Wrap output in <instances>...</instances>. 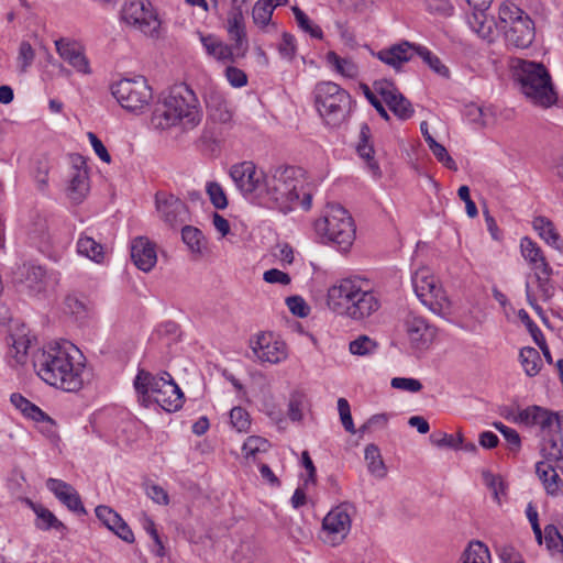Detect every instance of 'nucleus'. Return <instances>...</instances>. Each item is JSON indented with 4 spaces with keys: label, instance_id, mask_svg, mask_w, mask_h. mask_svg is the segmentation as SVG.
Listing matches in <instances>:
<instances>
[{
    "label": "nucleus",
    "instance_id": "nucleus-1",
    "mask_svg": "<svg viewBox=\"0 0 563 563\" xmlns=\"http://www.w3.org/2000/svg\"><path fill=\"white\" fill-rule=\"evenodd\" d=\"M78 349L68 341L49 344L33 361L38 377L46 384L67 393L84 386L85 365L76 361Z\"/></svg>",
    "mask_w": 563,
    "mask_h": 563
},
{
    "label": "nucleus",
    "instance_id": "nucleus-2",
    "mask_svg": "<svg viewBox=\"0 0 563 563\" xmlns=\"http://www.w3.org/2000/svg\"><path fill=\"white\" fill-rule=\"evenodd\" d=\"M327 305L339 316L363 321L380 309L382 297L368 279L351 276L339 279L329 287Z\"/></svg>",
    "mask_w": 563,
    "mask_h": 563
},
{
    "label": "nucleus",
    "instance_id": "nucleus-3",
    "mask_svg": "<svg viewBox=\"0 0 563 563\" xmlns=\"http://www.w3.org/2000/svg\"><path fill=\"white\" fill-rule=\"evenodd\" d=\"M260 205L278 209L286 213L297 206L305 210L311 207V195L303 191L300 169L292 166H278L271 169L263 183Z\"/></svg>",
    "mask_w": 563,
    "mask_h": 563
},
{
    "label": "nucleus",
    "instance_id": "nucleus-4",
    "mask_svg": "<svg viewBox=\"0 0 563 563\" xmlns=\"http://www.w3.org/2000/svg\"><path fill=\"white\" fill-rule=\"evenodd\" d=\"M511 67L522 93L534 104L547 108L556 101L550 74L543 64L518 58L512 60Z\"/></svg>",
    "mask_w": 563,
    "mask_h": 563
},
{
    "label": "nucleus",
    "instance_id": "nucleus-5",
    "mask_svg": "<svg viewBox=\"0 0 563 563\" xmlns=\"http://www.w3.org/2000/svg\"><path fill=\"white\" fill-rule=\"evenodd\" d=\"M134 387L142 395L143 400L146 398L153 400L167 412L177 411L183 407L184 394L167 372L153 375L145 369H140L134 379Z\"/></svg>",
    "mask_w": 563,
    "mask_h": 563
},
{
    "label": "nucleus",
    "instance_id": "nucleus-6",
    "mask_svg": "<svg viewBox=\"0 0 563 563\" xmlns=\"http://www.w3.org/2000/svg\"><path fill=\"white\" fill-rule=\"evenodd\" d=\"M314 106L325 123L339 126L349 117L352 109V97L333 81H320L313 89Z\"/></svg>",
    "mask_w": 563,
    "mask_h": 563
},
{
    "label": "nucleus",
    "instance_id": "nucleus-7",
    "mask_svg": "<svg viewBox=\"0 0 563 563\" xmlns=\"http://www.w3.org/2000/svg\"><path fill=\"white\" fill-rule=\"evenodd\" d=\"M314 228L318 234L338 244L346 251L355 240V224L349 212L340 205H328L324 216L317 220Z\"/></svg>",
    "mask_w": 563,
    "mask_h": 563
},
{
    "label": "nucleus",
    "instance_id": "nucleus-8",
    "mask_svg": "<svg viewBox=\"0 0 563 563\" xmlns=\"http://www.w3.org/2000/svg\"><path fill=\"white\" fill-rule=\"evenodd\" d=\"M172 111L177 115L179 126L194 130L202 120V110L194 90L186 84L174 86L165 97Z\"/></svg>",
    "mask_w": 563,
    "mask_h": 563
},
{
    "label": "nucleus",
    "instance_id": "nucleus-9",
    "mask_svg": "<svg viewBox=\"0 0 563 563\" xmlns=\"http://www.w3.org/2000/svg\"><path fill=\"white\" fill-rule=\"evenodd\" d=\"M113 97L128 111L140 112L153 98L152 88L143 76L123 78L112 85Z\"/></svg>",
    "mask_w": 563,
    "mask_h": 563
},
{
    "label": "nucleus",
    "instance_id": "nucleus-10",
    "mask_svg": "<svg viewBox=\"0 0 563 563\" xmlns=\"http://www.w3.org/2000/svg\"><path fill=\"white\" fill-rule=\"evenodd\" d=\"M121 15L124 22L145 35H158L161 21L148 0H125Z\"/></svg>",
    "mask_w": 563,
    "mask_h": 563
},
{
    "label": "nucleus",
    "instance_id": "nucleus-11",
    "mask_svg": "<svg viewBox=\"0 0 563 563\" xmlns=\"http://www.w3.org/2000/svg\"><path fill=\"white\" fill-rule=\"evenodd\" d=\"M229 175L243 197L260 202L266 174L257 170L253 162L245 161L232 165Z\"/></svg>",
    "mask_w": 563,
    "mask_h": 563
},
{
    "label": "nucleus",
    "instance_id": "nucleus-12",
    "mask_svg": "<svg viewBox=\"0 0 563 563\" xmlns=\"http://www.w3.org/2000/svg\"><path fill=\"white\" fill-rule=\"evenodd\" d=\"M404 328L410 347L423 352L433 344L438 329L421 316L408 313L404 319Z\"/></svg>",
    "mask_w": 563,
    "mask_h": 563
},
{
    "label": "nucleus",
    "instance_id": "nucleus-13",
    "mask_svg": "<svg viewBox=\"0 0 563 563\" xmlns=\"http://www.w3.org/2000/svg\"><path fill=\"white\" fill-rule=\"evenodd\" d=\"M563 416L550 409L533 405L518 412L516 421L528 427H538L539 435L560 432Z\"/></svg>",
    "mask_w": 563,
    "mask_h": 563
},
{
    "label": "nucleus",
    "instance_id": "nucleus-14",
    "mask_svg": "<svg viewBox=\"0 0 563 563\" xmlns=\"http://www.w3.org/2000/svg\"><path fill=\"white\" fill-rule=\"evenodd\" d=\"M349 508L347 504H342L324 517L322 521L323 542L335 547L346 538L351 529Z\"/></svg>",
    "mask_w": 563,
    "mask_h": 563
},
{
    "label": "nucleus",
    "instance_id": "nucleus-15",
    "mask_svg": "<svg viewBox=\"0 0 563 563\" xmlns=\"http://www.w3.org/2000/svg\"><path fill=\"white\" fill-rule=\"evenodd\" d=\"M250 347L256 361L278 364L287 358L285 342L274 338L271 332H262L250 339Z\"/></svg>",
    "mask_w": 563,
    "mask_h": 563
},
{
    "label": "nucleus",
    "instance_id": "nucleus-16",
    "mask_svg": "<svg viewBox=\"0 0 563 563\" xmlns=\"http://www.w3.org/2000/svg\"><path fill=\"white\" fill-rule=\"evenodd\" d=\"M411 280L413 290L420 301L432 311H435V306H440V301L445 299L437 278L428 268L422 267L415 272Z\"/></svg>",
    "mask_w": 563,
    "mask_h": 563
},
{
    "label": "nucleus",
    "instance_id": "nucleus-17",
    "mask_svg": "<svg viewBox=\"0 0 563 563\" xmlns=\"http://www.w3.org/2000/svg\"><path fill=\"white\" fill-rule=\"evenodd\" d=\"M15 278L32 296L46 291L56 282L53 273L34 263H24L19 266L15 272Z\"/></svg>",
    "mask_w": 563,
    "mask_h": 563
},
{
    "label": "nucleus",
    "instance_id": "nucleus-18",
    "mask_svg": "<svg viewBox=\"0 0 563 563\" xmlns=\"http://www.w3.org/2000/svg\"><path fill=\"white\" fill-rule=\"evenodd\" d=\"M373 88L382 97L389 110L400 120H408L413 115L411 102L398 90L396 85L387 79L376 80Z\"/></svg>",
    "mask_w": 563,
    "mask_h": 563
},
{
    "label": "nucleus",
    "instance_id": "nucleus-19",
    "mask_svg": "<svg viewBox=\"0 0 563 563\" xmlns=\"http://www.w3.org/2000/svg\"><path fill=\"white\" fill-rule=\"evenodd\" d=\"M158 217L170 228L178 227L188 220V209L178 197L159 191L155 196Z\"/></svg>",
    "mask_w": 563,
    "mask_h": 563
},
{
    "label": "nucleus",
    "instance_id": "nucleus-20",
    "mask_svg": "<svg viewBox=\"0 0 563 563\" xmlns=\"http://www.w3.org/2000/svg\"><path fill=\"white\" fill-rule=\"evenodd\" d=\"M46 487L70 511L78 515L86 514V509L79 494L70 484L62 479L51 477L46 481Z\"/></svg>",
    "mask_w": 563,
    "mask_h": 563
},
{
    "label": "nucleus",
    "instance_id": "nucleus-21",
    "mask_svg": "<svg viewBox=\"0 0 563 563\" xmlns=\"http://www.w3.org/2000/svg\"><path fill=\"white\" fill-rule=\"evenodd\" d=\"M503 32L505 33L507 44L517 48L529 47L536 35L534 23L529 15L522 16V19H519V21Z\"/></svg>",
    "mask_w": 563,
    "mask_h": 563
},
{
    "label": "nucleus",
    "instance_id": "nucleus-22",
    "mask_svg": "<svg viewBox=\"0 0 563 563\" xmlns=\"http://www.w3.org/2000/svg\"><path fill=\"white\" fill-rule=\"evenodd\" d=\"M131 258L139 269L150 272L157 262L155 244L145 236L135 238L131 244Z\"/></svg>",
    "mask_w": 563,
    "mask_h": 563
},
{
    "label": "nucleus",
    "instance_id": "nucleus-23",
    "mask_svg": "<svg viewBox=\"0 0 563 563\" xmlns=\"http://www.w3.org/2000/svg\"><path fill=\"white\" fill-rule=\"evenodd\" d=\"M55 46L58 55L77 71L82 74H90L91 70L89 62L76 42H70L66 38H59L55 41Z\"/></svg>",
    "mask_w": 563,
    "mask_h": 563
},
{
    "label": "nucleus",
    "instance_id": "nucleus-24",
    "mask_svg": "<svg viewBox=\"0 0 563 563\" xmlns=\"http://www.w3.org/2000/svg\"><path fill=\"white\" fill-rule=\"evenodd\" d=\"M413 56H416L415 44H411L407 41L394 44L376 53V57L380 62L397 70L405 63L412 59Z\"/></svg>",
    "mask_w": 563,
    "mask_h": 563
},
{
    "label": "nucleus",
    "instance_id": "nucleus-25",
    "mask_svg": "<svg viewBox=\"0 0 563 563\" xmlns=\"http://www.w3.org/2000/svg\"><path fill=\"white\" fill-rule=\"evenodd\" d=\"M520 251L523 258L529 263L534 273L542 272L552 274L553 269L548 263L541 247L530 238L525 236L520 241Z\"/></svg>",
    "mask_w": 563,
    "mask_h": 563
},
{
    "label": "nucleus",
    "instance_id": "nucleus-26",
    "mask_svg": "<svg viewBox=\"0 0 563 563\" xmlns=\"http://www.w3.org/2000/svg\"><path fill=\"white\" fill-rule=\"evenodd\" d=\"M205 101L209 118L219 123H229L232 120V112L223 95L214 89L205 93Z\"/></svg>",
    "mask_w": 563,
    "mask_h": 563
},
{
    "label": "nucleus",
    "instance_id": "nucleus-27",
    "mask_svg": "<svg viewBox=\"0 0 563 563\" xmlns=\"http://www.w3.org/2000/svg\"><path fill=\"white\" fill-rule=\"evenodd\" d=\"M199 40L208 56L221 63L234 62L233 48L218 36L199 33Z\"/></svg>",
    "mask_w": 563,
    "mask_h": 563
},
{
    "label": "nucleus",
    "instance_id": "nucleus-28",
    "mask_svg": "<svg viewBox=\"0 0 563 563\" xmlns=\"http://www.w3.org/2000/svg\"><path fill=\"white\" fill-rule=\"evenodd\" d=\"M227 31L230 40L233 42L230 46L233 48L234 56L244 57L249 51V40L244 19H228Z\"/></svg>",
    "mask_w": 563,
    "mask_h": 563
},
{
    "label": "nucleus",
    "instance_id": "nucleus-29",
    "mask_svg": "<svg viewBox=\"0 0 563 563\" xmlns=\"http://www.w3.org/2000/svg\"><path fill=\"white\" fill-rule=\"evenodd\" d=\"M372 132L371 128L367 123H362L360 128L358 142L356 145V151L358 155L365 159L368 164V167L372 169L374 175L379 174V166L377 162L374 159V147L371 143Z\"/></svg>",
    "mask_w": 563,
    "mask_h": 563
},
{
    "label": "nucleus",
    "instance_id": "nucleus-30",
    "mask_svg": "<svg viewBox=\"0 0 563 563\" xmlns=\"http://www.w3.org/2000/svg\"><path fill=\"white\" fill-rule=\"evenodd\" d=\"M177 115L172 111L167 100L164 98L161 102L156 103L152 115L151 125L158 131H165L173 126L179 125Z\"/></svg>",
    "mask_w": 563,
    "mask_h": 563
},
{
    "label": "nucleus",
    "instance_id": "nucleus-31",
    "mask_svg": "<svg viewBox=\"0 0 563 563\" xmlns=\"http://www.w3.org/2000/svg\"><path fill=\"white\" fill-rule=\"evenodd\" d=\"M536 473L549 495L558 496L561 494L563 482L552 464L544 461L538 462L536 464Z\"/></svg>",
    "mask_w": 563,
    "mask_h": 563
},
{
    "label": "nucleus",
    "instance_id": "nucleus-32",
    "mask_svg": "<svg viewBox=\"0 0 563 563\" xmlns=\"http://www.w3.org/2000/svg\"><path fill=\"white\" fill-rule=\"evenodd\" d=\"M559 433L560 432H552V434L541 435L540 452L548 462L563 461V439Z\"/></svg>",
    "mask_w": 563,
    "mask_h": 563
},
{
    "label": "nucleus",
    "instance_id": "nucleus-33",
    "mask_svg": "<svg viewBox=\"0 0 563 563\" xmlns=\"http://www.w3.org/2000/svg\"><path fill=\"white\" fill-rule=\"evenodd\" d=\"M533 228L539 235L552 247L561 251L563 249V239L555 231L553 223L543 217H538L533 221Z\"/></svg>",
    "mask_w": 563,
    "mask_h": 563
},
{
    "label": "nucleus",
    "instance_id": "nucleus-34",
    "mask_svg": "<svg viewBox=\"0 0 563 563\" xmlns=\"http://www.w3.org/2000/svg\"><path fill=\"white\" fill-rule=\"evenodd\" d=\"M89 190L86 169L74 168L70 176L68 194L71 200L80 202Z\"/></svg>",
    "mask_w": 563,
    "mask_h": 563
},
{
    "label": "nucleus",
    "instance_id": "nucleus-35",
    "mask_svg": "<svg viewBox=\"0 0 563 563\" xmlns=\"http://www.w3.org/2000/svg\"><path fill=\"white\" fill-rule=\"evenodd\" d=\"M472 13L467 16V23L471 29L482 38H488L493 32V20L486 15V10L472 8Z\"/></svg>",
    "mask_w": 563,
    "mask_h": 563
},
{
    "label": "nucleus",
    "instance_id": "nucleus-36",
    "mask_svg": "<svg viewBox=\"0 0 563 563\" xmlns=\"http://www.w3.org/2000/svg\"><path fill=\"white\" fill-rule=\"evenodd\" d=\"M364 453L368 472L377 478H384L387 474V467L382 459L378 446L371 443L366 445Z\"/></svg>",
    "mask_w": 563,
    "mask_h": 563
},
{
    "label": "nucleus",
    "instance_id": "nucleus-37",
    "mask_svg": "<svg viewBox=\"0 0 563 563\" xmlns=\"http://www.w3.org/2000/svg\"><path fill=\"white\" fill-rule=\"evenodd\" d=\"M519 361L525 373L529 377H533L539 374L542 366V360L540 353L534 347H522L519 352Z\"/></svg>",
    "mask_w": 563,
    "mask_h": 563
},
{
    "label": "nucleus",
    "instance_id": "nucleus-38",
    "mask_svg": "<svg viewBox=\"0 0 563 563\" xmlns=\"http://www.w3.org/2000/svg\"><path fill=\"white\" fill-rule=\"evenodd\" d=\"M77 251L80 255L96 263H101L104 257L103 246L92 238L84 234L78 239Z\"/></svg>",
    "mask_w": 563,
    "mask_h": 563
},
{
    "label": "nucleus",
    "instance_id": "nucleus-39",
    "mask_svg": "<svg viewBox=\"0 0 563 563\" xmlns=\"http://www.w3.org/2000/svg\"><path fill=\"white\" fill-rule=\"evenodd\" d=\"M520 8H518L515 3L506 2L499 7L498 11V22H496V27L504 31L508 26L515 24V22L522 19V16H527Z\"/></svg>",
    "mask_w": 563,
    "mask_h": 563
},
{
    "label": "nucleus",
    "instance_id": "nucleus-40",
    "mask_svg": "<svg viewBox=\"0 0 563 563\" xmlns=\"http://www.w3.org/2000/svg\"><path fill=\"white\" fill-rule=\"evenodd\" d=\"M459 563H490L489 550L479 541L471 542Z\"/></svg>",
    "mask_w": 563,
    "mask_h": 563
},
{
    "label": "nucleus",
    "instance_id": "nucleus-41",
    "mask_svg": "<svg viewBox=\"0 0 563 563\" xmlns=\"http://www.w3.org/2000/svg\"><path fill=\"white\" fill-rule=\"evenodd\" d=\"M327 60L344 77L355 78L358 75V67L351 58L341 57L335 52H329Z\"/></svg>",
    "mask_w": 563,
    "mask_h": 563
},
{
    "label": "nucleus",
    "instance_id": "nucleus-42",
    "mask_svg": "<svg viewBox=\"0 0 563 563\" xmlns=\"http://www.w3.org/2000/svg\"><path fill=\"white\" fill-rule=\"evenodd\" d=\"M291 11L295 15L296 22L298 26L306 33H308L311 37L317 40L323 38V32L321 27L317 24H313L309 16L297 5L291 8Z\"/></svg>",
    "mask_w": 563,
    "mask_h": 563
},
{
    "label": "nucleus",
    "instance_id": "nucleus-43",
    "mask_svg": "<svg viewBox=\"0 0 563 563\" xmlns=\"http://www.w3.org/2000/svg\"><path fill=\"white\" fill-rule=\"evenodd\" d=\"M429 439L430 442L438 448H449L452 450H459L463 443V434L461 432L453 435L443 431H433Z\"/></svg>",
    "mask_w": 563,
    "mask_h": 563
},
{
    "label": "nucleus",
    "instance_id": "nucleus-44",
    "mask_svg": "<svg viewBox=\"0 0 563 563\" xmlns=\"http://www.w3.org/2000/svg\"><path fill=\"white\" fill-rule=\"evenodd\" d=\"M181 238L185 244L194 253H201V250L205 245V238L202 232L191 225H185L181 229Z\"/></svg>",
    "mask_w": 563,
    "mask_h": 563
},
{
    "label": "nucleus",
    "instance_id": "nucleus-45",
    "mask_svg": "<svg viewBox=\"0 0 563 563\" xmlns=\"http://www.w3.org/2000/svg\"><path fill=\"white\" fill-rule=\"evenodd\" d=\"M33 509L37 516V520H36V527L42 529V530H48V529H62L64 528V525L55 517V515L42 507V506H38V507H35L33 504Z\"/></svg>",
    "mask_w": 563,
    "mask_h": 563
},
{
    "label": "nucleus",
    "instance_id": "nucleus-46",
    "mask_svg": "<svg viewBox=\"0 0 563 563\" xmlns=\"http://www.w3.org/2000/svg\"><path fill=\"white\" fill-rule=\"evenodd\" d=\"M274 12V5L268 4L265 0H257L252 10L253 22L260 27L268 25Z\"/></svg>",
    "mask_w": 563,
    "mask_h": 563
},
{
    "label": "nucleus",
    "instance_id": "nucleus-47",
    "mask_svg": "<svg viewBox=\"0 0 563 563\" xmlns=\"http://www.w3.org/2000/svg\"><path fill=\"white\" fill-rule=\"evenodd\" d=\"M416 55L429 65V67L441 76H448L449 69L441 63L438 56L430 52L427 47L415 45Z\"/></svg>",
    "mask_w": 563,
    "mask_h": 563
},
{
    "label": "nucleus",
    "instance_id": "nucleus-48",
    "mask_svg": "<svg viewBox=\"0 0 563 563\" xmlns=\"http://www.w3.org/2000/svg\"><path fill=\"white\" fill-rule=\"evenodd\" d=\"M269 446L271 444L265 438L252 435L249 437L244 442L242 451L246 459H255L257 453L266 452Z\"/></svg>",
    "mask_w": 563,
    "mask_h": 563
},
{
    "label": "nucleus",
    "instance_id": "nucleus-49",
    "mask_svg": "<svg viewBox=\"0 0 563 563\" xmlns=\"http://www.w3.org/2000/svg\"><path fill=\"white\" fill-rule=\"evenodd\" d=\"M35 59V51L27 41H22L19 46L16 63L21 73H26Z\"/></svg>",
    "mask_w": 563,
    "mask_h": 563
},
{
    "label": "nucleus",
    "instance_id": "nucleus-50",
    "mask_svg": "<svg viewBox=\"0 0 563 563\" xmlns=\"http://www.w3.org/2000/svg\"><path fill=\"white\" fill-rule=\"evenodd\" d=\"M206 191L211 203L216 209H225L228 207V198L222 186L217 181H210L206 186Z\"/></svg>",
    "mask_w": 563,
    "mask_h": 563
},
{
    "label": "nucleus",
    "instance_id": "nucleus-51",
    "mask_svg": "<svg viewBox=\"0 0 563 563\" xmlns=\"http://www.w3.org/2000/svg\"><path fill=\"white\" fill-rule=\"evenodd\" d=\"M377 347L375 341L367 335H361L350 343V352L354 355H367L373 353Z\"/></svg>",
    "mask_w": 563,
    "mask_h": 563
},
{
    "label": "nucleus",
    "instance_id": "nucleus-52",
    "mask_svg": "<svg viewBox=\"0 0 563 563\" xmlns=\"http://www.w3.org/2000/svg\"><path fill=\"white\" fill-rule=\"evenodd\" d=\"M230 420L239 432H245L251 426L250 415L242 407H234L230 411Z\"/></svg>",
    "mask_w": 563,
    "mask_h": 563
},
{
    "label": "nucleus",
    "instance_id": "nucleus-53",
    "mask_svg": "<svg viewBox=\"0 0 563 563\" xmlns=\"http://www.w3.org/2000/svg\"><path fill=\"white\" fill-rule=\"evenodd\" d=\"M544 540L549 550L563 553V536L554 525L545 526Z\"/></svg>",
    "mask_w": 563,
    "mask_h": 563
},
{
    "label": "nucleus",
    "instance_id": "nucleus-54",
    "mask_svg": "<svg viewBox=\"0 0 563 563\" xmlns=\"http://www.w3.org/2000/svg\"><path fill=\"white\" fill-rule=\"evenodd\" d=\"M551 275L542 272L534 273L538 290L542 300H549L554 295V286L551 283Z\"/></svg>",
    "mask_w": 563,
    "mask_h": 563
},
{
    "label": "nucleus",
    "instance_id": "nucleus-55",
    "mask_svg": "<svg viewBox=\"0 0 563 563\" xmlns=\"http://www.w3.org/2000/svg\"><path fill=\"white\" fill-rule=\"evenodd\" d=\"M494 426L508 442L510 451L517 453L521 446L519 433L515 429L507 427L501 422H495Z\"/></svg>",
    "mask_w": 563,
    "mask_h": 563
},
{
    "label": "nucleus",
    "instance_id": "nucleus-56",
    "mask_svg": "<svg viewBox=\"0 0 563 563\" xmlns=\"http://www.w3.org/2000/svg\"><path fill=\"white\" fill-rule=\"evenodd\" d=\"M338 410L340 415V420L345 431L352 434L356 433V429L354 427V422L351 415L350 404L345 398L338 399Z\"/></svg>",
    "mask_w": 563,
    "mask_h": 563
},
{
    "label": "nucleus",
    "instance_id": "nucleus-57",
    "mask_svg": "<svg viewBox=\"0 0 563 563\" xmlns=\"http://www.w3.org/2000/svg\"><path fill=\"white\" fill-rule=\"evenodd\" d=\"M96 516L109 530H112L121 519L117 511L103 505L96 508Z\"/></svg>",
    "mask_w": 563,
    "mask_h": 563
},
{
    "label": "nucleus",
    "instance_id": "nucleus-58",
    "mask_svg": "<svg viewBox=\"0 0 563 563\" xmlns=\"http://www.w3.org/2000/svg\"><path fill=\"white\" fill-rule=\"evenodd\" d=\"M433 144L429 147L432 154L435 156V158L442 163L446 168L451 170H456L457 165L455 161L451 157V155L448 153L446 148L438 143L432 142Z\"/></svg>",
    "mask_w": 563,
    "mask_h": 563
},
{
    "label": "nucleus",
    "instance_id": "nucleus-59",
    "mask_svg": "<svg viewBox=\"0 0 563 563\" xmlns=\"http://www.w3.org/2000/svg\"><path fill=\"white\" fill-rule=\"evenodd\" d=\"M296 38L289 33H284L278 45V52L283 58L292 59L296 54Z\"/></svg>",
    "mask_w": 563,
    "mask_h": 563
},
{
    "label": "nucleus",
    "instance_id": "nucleus-60",
    "mask_svg": "<svg viewBox=\"0 0 563 563\" xmlns=\"http://www.w3.org/2000/svg\"><path fill=\"white\" fill-rule=\"evenodd\" d=\"M393 388L410 393H418L422 389V384L416 378L394 377L390 382Z\"/></svg>",
    "mask_w": 563,
    "mask_h": 563
},
{
    "label": "nucleus",
    "instance_id": "nucleus-61",
    "mask_svg": "<svg viewBox=\"0 0 563 563\" xmlns=\"http://www.w3.org/2000/svg\"><path fill=\"white\" fill-rule=\"evenodd\" d=\"M225 78L234 88H241L247 85V75L235 66L227 67Z\"/></svg>",
    "mask_w": 563,
    "mask_h": 563
},
{
    "label": "nucleus",
    "instance_id": "nucleus-62",
    "mask_svg": "<svg viewBox=\"0 0 563 563\" xmlns=\"http://www.w3.org/2000/svg\"><path fill=\"white\" fill-rule=\"evenodd\" d=\"M519 319L526 324L528 331L530 332L533 341L537 343H543L544 335L540 328L532 321L529 317L528 312L523 309H520L518 312Z\"/></svg>",
    "mask_w": 563,
    "mask_h": 563
},
{
    "label": "nucleus",
    "instance_id": "nucleus-63",
    "mask_svg": "<svg viewBox=\"0 0 563 563\" xmlns=\"http://www.w3.org/2000/svg\"><path fill=\"white\" fill-rule=\"evenodd\" d=\"M287 307L290 312L297 317L305 318L309 314V307L306 301L299 296H292L286 300Z\"/></svg>",
    "mask_w": 563,
    "mask_h": 563
},
{
    "label": "nucleus",
    "instance_id": "nucleus-64",
    "mask_svg": "<svg viewBox=\"0 0 563 563\" xmlns=\"http://www.w3.org/2000/svg\"><path fill=\"white\" fill-rule=\"evenodd\" d=\"M66 310L75 316L81 317L86 313V302L76 295H68L65 298Z\"/></svg>",
    "mask_w": 563,
    "mask_h": 563
}]
</instances>
